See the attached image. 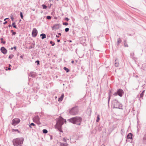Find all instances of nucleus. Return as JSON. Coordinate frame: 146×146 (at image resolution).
Segmentation results:
<instances>
[{
  "label": "nucleus",
  "instance_id": "nucleus-37",
  "mask_svg": "<svg viewBox=\"0 0 146 146\" xmlns=\"http://www.w3.org/2000/svg\"><path fill=\"white\" fill-rule=\"evenodd\" d=\"M36 63H37V65H39L40 64V62L39 60H36L35 62Z\"/></svg>",
  "mask_w": 146,
  "mask_h": 146
},
{
  "label": "nucleus",
  "instance_id": "nucleus-15",
  "mask_svg": "<svg viewBox=\"0 0 146 146\" xmlns=\"http://www.w3.org/2000/svg\"><path fill=\"white\" fill-rule=\"evenodd\" d=\"M40 36H41V39L42 40L46 38V35L44 33L41 34L40 35Z\"/></svg>",
  "mask_w": 146,
  "mask_h": 146
},
{
  "label": "nucleus",
  "instance_id": "nucleus-2",
  "mask_svg": "<svg viewBox=\"0 0 146 146\" xmlns=\"http://www.w3.org/2000/svg\"><path fill=\"white\" fill-rule=\"evenodd\" d=\"M24 139L23 137H20L14 139L13 140L14 146H21L23 144Z\"/></svg>",
  "mask_w": 146,
  "mask_h": 146
},
{
  "label": "nucleus",
  "instance_id": "nucleus-39",
  "mask_svg": "<svg viewBox=\"0 0 146 146\" xmlns=\"http://www.w3.org/2000/svg\"><path fill=\"white\" fill-rule=\"evenodd\" d=\"M64 94L63 93H62V95H61V96L60 97H61V98H64Z\"/></svg>",
  "mask_w": 146,
  "mask_h": 146
},
{
  "label": "nucleus",
  "instance_id": "nucleus-21",
  "mask_svg": "<svg viewBox=\"0 0 146 146\" xmlns=\"http://www.w3.org/2000/svg\"><path fill=\"white\" fill-rule=\"evenodd\" d=\"M131 57L133 59H135V57H134V53H131L130 54Z\"/></svg>",
  "mask_w": 146,
  "mask_h": 146
},
{
  "label": "nucleus",
  "instance_id": "nucleus-9",
  "mask_svg": "<svg viewBox=\"0 0 146 146\" xmlns=\"http://www.w3.org/2000/svg\"><path fill=\"white\" fill-rule=\"evenodd\" d=\"M38 33V31L35 28L33 29L32 31V36L33 37H35L37 35Z\"/></svg>",
  "mask_w": 146,
  "mask_h": 146
},
{
  "label": "nucleus",
  "instance_id": "nucleus-25",
  "mask_svg": "<svg viewBox=\"0 0 146 146\" xmlns=\"http://www.w3.org/2000/svg\"><path fill=\"white\" fill-rule=\"evenodd\" d=\"M121 42V40L120 38H118L117 39V43L118 44H119V43H120Z\"/></svg>",
  "mask_w": 146,
  "mask_h": 146
},
{
  "label": "nucleus",
  "instance_id": "nucleus-43",
  "mask_svg": "<svg viewBox=\"0 0 146 146\" xmlns=\"http://www.w3.org/2000/svg\"><path fill=\"white\" fill-rule=\"evenodd\" d=\"M11 19L12 21H13V16H12V17L11 16Z\"/></svg>",
  "mask_w": 146,
  "mask_h": 146
},
{
  "label": "nucleus",
  "instance_id": "nucleus-16",
  "mask_svg": "<svg viewBox=\"0 0 146 146\" xmlns=\"http://www.w3.org/2000/svg\"><path fill=\"white\" fill-rule=\"evenodd\" d=\"M111 93V91H110H110L109 92V95H108L109 97H108V105H109V102H110V97H111V96L110 93Z\"/></svg>",
  "mask_w": 146,
  "mask_h": 146
},
{
  "label": "nucleus",
  "instance_id": "nucleus-35",
  "mask_svg": "<svg viewBox=\"0 0 146 146\" xmlns=\"http://www.w3.org/2000/svg\"><path fill=\"white\" fill-rule=\"evenodd\" d=\"M46 19H51V17L50 16H47L46 17Z\"/></svg>",
  "mask_w": 146,
  "mask_h": 146
},
{
  "label": "nucleus",
  "instance_id": "nucleus-27",
  "mask_svg": "<svg viewBox=\"0 0 146 146\" xmlns=\"http://www.w3.org/2000/svg\"><path fill=\"white\" fill-rule=\"evenodd\" d=\"M42 132L44 133H48V131L46 129H44L42 130Z\"/></svg>",
  "mask_w": 146,
  "mask_h": 146
},
{
  "label": "nucleus",
  "instance_id": "nucleus-63",
  "mask_svg": "<svg viewBox=\"0 0 146 146\" xmlns=\"http://www.w3.org/2000/svg\"><path fill=\"white\" fill-rule=\"evenodd\" d=\"M138 77V76H136V77Z\"/></svg>",
  "mask_w": 146,
  "mask_h": 146
},
{
  "label": "nucleus",
  "instance_id": "nucleus-6",
  "mask_svg": "<svg viewBox=\"0 0 146 146\" xmlns=\"http://www.w3.org/2000/svg\"><path fill=\"white\" fill-rule=\"evenodd\" d=\"M124 93V92L123 90L121 89L117 90V92L114 93L113 95L114 96L117 95H119L120 97H122Z\"/></svg>",
  "mask_w": 146,
  "mask_h": 146
},
{
  "label": "nucleus",
  "instance_id": "nucleus-47",
  "mask_svg": "<svg viewBox=\"0 0 146 146\" xmlns=\"http://www.w3.org/2000/svg\"><path fill=\"white\" fill-rule=\"evenodd\" d=\"M13 49H15V50H16V46H14L13 47Z\"/></svg>",
  "mask_w": 146,
  "mask_h": 146
},
{
  "label": "nucleus",
  "instance_id": "nucleus-30",
  "mask_svg": "<svg viewBox=\"0 0 146 146\" xmlns=\"http://www.w3.org/2000/svg\"><path fill=\"white\" fill-rule=\"evenodd\" d=\"M20 16L21 17V18L23 19V14L22 12H20Z\"/></svg>",
  "mask_w": 146,
  "mask_h": 146
},
{
  "label": "nucleus",
  "instance_id": "nucleus-33",
  "mask_svg": "<svg viewBox=\"0 0 146 146\" xmlns=\"http://www.w3.org/2000/svg\"><path fill=\"white\" fill-rule=\"evenodd\" d=\"M69 28H66L65 29V31L66 32H68L69 31Z\"/></svg>",
  "mask_w": 146,
  "mask_h": 146
},
{
  "label": "nucleus",
  "instance_id": "nucleus-26",
  "mask_svg": "<svg viewBox=\"0 0 146 146\" xmlns=\"http://www.w3.org/2000/svg\"><path fill=\"white\" fill-rule=\"evenodd\" d=\"M12 25L13 27L17 29V27H16V25L15 24V22H13L12 23Z\"/></svg>",
  "mask_w": 146,
  "mask_h": 146
},
{
  "label": "nucleus",
  "instance_id": "nucleus-53",
  "mask_svg": "<svg viewBox=\"0 0 146 146\" xmlns=\"http://www.w3.org/2000/svg\"><path fill=\"white\" fill-rule=\"evenodd\" d=\"M9 18H5V19H4V21H5L6 20H7V19H9Z\"/></svg>",
  "mask_w": 146,
  "mask_h": 146
},
{
  "label": "nucleus",
  "instance_id": "nucleus-14",
  "mask_svg": "<svg viewBox=\"0 0 146 146\" xmlns=\"http://www.w3.org/2000/svg\"><path fill=\"white\" fill-rule=\"evenodd\" d=\"M143 141L144 143L146 144V133L143 136Z\"/></svg>",
  "mask_w": 146,
  "mask_h": 146
},
{
  "label": "nucleus",
  "instance_id": "nucleus-18",
  "mask_svg": "<svg viewBox=\"0 0 146 146\" xmlns=\"http://www.w3.org/2000/svg\"><path fill=\"white\" fill-rule=\"evenodd\" d=\"M60 146H68V144L67 143H63L60 142Z\"/></svg>",
  "mask_w": 146,
  "mask_h": 146
},
{
  "label": "nucleus",
  "instance_id": "nucleus-61",
  "mask_svg": "<svg viewBox=\"0 0 146 146\" xmlns=\"http://www.w3.org/2000/svg\"><path fill=\"white\" fill-rule=\"evenodd\" d=\"M52 0H49V1H51Z\"/></svg>",
  "mask_w": 146,
  "mask_h": 146
},
{
  "label": "nucleus",
  "instance_id": "nucleus-58",
  "mask_svg": "<svg viewBox=\"0 0 146 146\" xmlns=\"http://www.w3.org/2000/svg\"><path fill=\"white\" fill-rule=\"evenodd\" d=\"M13 47H11V50H13Z\"/></svg>",
  "mask_w": 146,
  "mask_h": 146
},
{
  "label": "nucleus",
  "instance_id": "nucleus-8",
  "mask_svg": "<svg viewBox=\"0 0 146 146\" xmlns=\"http://www.w3.org/2000/svg\"><path fill=\"white\" fill-rule=\"evenodd\" d=\"M33 120L34 122L36 123L38 125H39L41 124V123L39 121L40 119L38 116L35 117L33 118Z\"/></svg>",
  "mask_w": 146,
  "mask_h": 146
},
{
  "label": "nucleus",
  "instance_id": "nucleus-49",
  "mask_svg": "<svg viewBox=\"0 0 146 146\" xmlns=\"http://www.w3.org/2000/svg\"><path fill=\"white\" fill-rule=\"evenodd\" d=\"M58 34L59 35L61 36V34L60 33H58Z\"/></svg>",
  "mask_w": 146,
  "mask_h": 146
},
{
  "label": "nucleus",
  "instance_id": "nucleus-11",
  "mask_svg": "<svg viewBox=\"0 0 146 146\" xmlns=\"http://www.w3.org/2000/svg\"><path fill=\"white\" fill-rule=\"evenodd\" d=\"M29 76L33 78H35L36 76V73L35 72H31L29 74Z\"/></svg>",
  "mask_w": 146,
  "mask_h": 146
},
{
  "label": "nucleus",
  "instance_id": "nucleus-29",
  "mask_svg": "<svg viewBox=\"0 0 146 146\" xmlns=\"http://www.w3.org/2000/svg\"><path fill=\"white\" fill-rule=\"evenodd\" d=\"M13 55L12 54H10L9 56V58L10 59H11L13 58Z\"/></svg>",
  "mask_w": 146,
  "mask_h": 146
},
{
  "label": "nucleus",
  "instance_id": "nucleus-64",
  "mask_svg": "<svg viewBox=\"0 0 146 146\" xmlns=\"http://www.w3.org/2000/svg\"><path fill=\"white\" fill-rule=\"evenodd\" d=\"M21 21V19H20V21H19L20 22V21Z\"/></svg>",
  "mask_w": 146,
  "mask_h": 146
},
{
  "label": "nucleus",
  "instance_id": "nucleus-1",
  "mask_svg": "<svg viewBox=\"0 0 146 146\" xmlns=\"http://www.w3.org/2000/svg\"><path fill=\"white\" fill-rule=\"evenodd\" d=\"M82 120V118L80 117H75L71 118L68 120V121L73 124L80 125H81Z\"/></svg>",
  "mask_w": 146,
  "mask_h": 146
},
{
  "label": "nucleus",
  "instance_id": "nucleus-44",
  "mask_svg": "<svg viewBox=\"0 0 146 146\" xmlns=\"http://www.w3.org/2000/svg\"><path fill=\"white\" fill-rule=\"evenodd\" d=\"M24 56V55H23L20 56V57L21 58L23 59V57Z\"/></svg>",
  "mask_w": 146,
  "mask_h": 146
},
{
  "label": "nucleus",
  "instance_id": "nucleus-56",
  "mask_svg": "<svg viewBox=\"0 0 146 146\" xmlns=\"http://www.w3.org/2000/svg\"><path fill=\"white\" fill-rule=\"evenodd\" d=\"M11 33H13L14 32L13 30H11Z\"/></svg>",
  "mask_w": 146,
  "mask_h": 146
},
{
  "label": "nucleus",
  "instance_id": "nucleus-10",
  "mask_svg": "<svg viewBox=\"0 0 146 146\" xmlns=\"http://www.w3.org/2000/svg\"><path fill=\"white\" fill-rule=\"evenodd\" d=\"M1 50L2 52L4 54H5L7 53V50L4 47H2L1 48Z\"/></svg>",
  "mask_w": 146,
  "mask_h": 146
},
{
  "label": "nucleus",
  "instance_id": "nucleus-41",
  "mask_svg": "<svg viewBox=\"0 0 146 146\" xmlns=\"http://www.w3.org/2000/svg\"><path fill=\"white\" fill-rule=\"evenodd\" d=\"M124 45L125 46L127 47H128V45L125 42L124 43Z\"/></svg>",
  "mask_w": 146,
  "mask_h": 146
},
{
  "label": "nucleus",
  "instance_id": "nucleus-42",
  "mask_svg": "<svg viewBox=\"0 0 146 146\" xmlns=\"http://www.w3.org/2000/svg\"><path fill=\"white\" fill-rule=\"evenodd\" d=\"M16 34V32H13V33L12 34V35H15Z\"/></svg>",
  "mask_w": 146,
  "mask_h": 146
},
{
  "label": "nucleus",
  "instance_id": "nucleus-52",
  "mask_svg": "<svg viewBox=\"0 0 146 146\" xmlns=\"http://www.w3.org/2000/svg\"><path fill=\"white\" fill-rule=\"evenodd\" d=\"M56 37H57V38H58L59 37V36L58 35H56Z\"/></svg>",
  "mask_w": 146,
  "mask_h": 146
},
{
  "label": "nucleus",
  "instance_id": "nucleus-40",
  "mask_svg": "<svg viewBox=\"0 0 146 146\" xmlns=\"http://www.w3.org/2000/svg\"><path fill=\"white\" fill-rule=\"evenodd\" d=\"M63 141L64 142H67V141H66V139L65 138H64L63 139Z\"/></svg>",
  "mask_w": 146,
  "mask_h": 146
},
{
  "label": "nucleus",
  "instance_id": "nucleus-48",
  "mask_svg": "<svg viewBox=\"0 0 146 146\" xmlns=\"http://www.w3.org/2000/svg\"><path fill=\"white\" fill-rule=\"evenodd\" d=\"M12 25H8V27H12Z\"/></svg>",
  "mask_w": 146,
  "mask_h": 146
},
{
  "label": "nucleus",
  "instance_id": "nucleus-54",
  "mask_svg": "<svg viewBox=\"0 0 146 146\" xmlns=\"http://www.w3.org/2000/svg\"><path fill=\"white\" fill-rule=\"evenodd\" d=\"M74 61H71V63H72V64H73L74 63Z\"/></svg>",
  "mask_w": 146,
  "mask_h": 146
},
{
  "label": "nucleus",
  "instance_id": "nucleus-38",
  "mask_svg": "<svg viewBox=\"0 0 146 146\" xmlns=\"http://www.w3.org/2000/svg\"><path fill=\"white\" fill-rule=\"evenodd\" d=\"M69 20V19L67 17L65 18L64 19V20L67 21H68Z\"/></svg>",
  "mask_w": 146,
  "mask_h": 146
},
{
  "label": "nucleus",
  "instance_id": "nucleus-36",
  "mask_svg": "<svg viewBox=\"0 0 146 146\" xmlns=\"http://www.w3.org/2000/svg\"><path fill=\"white\" fill-rule=\"evenodd\" d=\"M63 25L66 26L68 25V23L67 22H64L63 23Z\"/></svg>",
  "mask_w": 146,
  "mask_h": 146
},
{
  "label": "nucleus",
  "instance_id": "nucleus-59",
  "mask_svg": "<svg viewBox=\"0 0 146 146\" xmlns=\"http://www.w3.org/2000/svg\"><path fill=\"white\" fill-rule=\"evenodd\" d=\"M101 146H105L104 145V144H102Z\"/></svg>",
  "mask_w": 146,
  "mask_h": 146
},
{
  "label": "nucleus",
  "instance_id": "nucleus-51",
  "mask_svg": "<svg viewBox=\"0 0 146 146\" xmlns=\"http://www.w3.org/2000/svg\"><path fill=\"white\" fill-rule=\"evenodd\" d=\"M51 5H52V4H50L49 6L48 5V7L49 8H50L51 7Z\"/></svg>",
  "mask_w": 146,
  "mask_h": 146
},
{
  "label": "nucleus",
  "instance_id": "nucleus-5",
  "mask_svg": "<svg viewBox=\"0 0 146 146\" xmlns=\"http://www.w3.org/2000/svg\"><path fill=\"white\" fill-rule=\"evenodd\" d=\"M70 114L72 115H75L78 113L77 108L76 107H74L72 108L70 111Z\"/></svg>",
  "mask_w": 146,
  "mask_h": 146
},
{
  "label": "nucleus",
  "instance_id": "nucleus-57",
  "mask_svg": "<svg viewBox=\"0 0 146 146\" xmlns=\"http://www.w3.org/2000/svg\"><path fill=\"white\" fill-rule=\"evenodd\" d=\"M8 69L9 70H10L11 69V68L10 67H9L8 68Z\"/></svg>",
  "mask_w": 146,
  "mask_h": 146
},
{
  "label": "nucleus",
  "instance_id": "nucleus-60",
  "mask_svg": "<svg viewBox=\"0 0 146 146\" xmlns=\"http://www.w3.org/2000/svg\"><path fill=\"white\" fill-rule=\"evenodd\" d=\"M125 42V43H126V41L125 40H124V43Z\"/></svg>",
  "mask_w": 146,
  "mask_h": 146
},
{
  "label": "nucleus",
  "instance_id": "nucleus-28",
  "mask_svg": "<svg viewBox=\"0 0 146 146\" xmlns=\"http://www.w3.org/2000/svg\"><path fill=\"white\" fill-rule=\"evenodd\" d=\"M50 43L52 44V46H54L55 44V43L52 41H50Z\"/></svg>",
  "mask_w": 146,
  "mask_h": 146
},
{
  "label": "nucleus",
  "instance_id": "nucleus-3",
  "mask_svg": "<svg viewBox=\"0 0 146 146\" xmlns=\"http://www.w3.org/2000/svg\"><path fill=\"white\" fill-rule=\"evenodd\" d=\"M64 122L61 119H58L56 122V124L55 125V127L57 128L61 132H62L63 131L61 129L62 125L63 124Z\"/></svg>",
  "mask_w": 146,
  "mask_h": 146
},
{
  "label": "nucleus",
  "instance_id": "nucleus-12",
  "mask_svg": "<svg viewBox=\"0 0 146 146\" xmlns=\"http://www.w3.org/2000/svg\"><path fill=\"white\" fill-rule=\"evenodd\" d=\"M59 28L58 24H55L52 27V30L54 29H58Z\"/></svg>",
  "mask_w": 146,
  "mask_h": 146
},
{
  "label": "nucleus",
  "instance_id": "nucleus-32",
  "mask_svg": "<svg viewBox=\"0 0 146 146\" xmlns=\"http://www.w3.org/2000/svg\"><path fill=\"white\" fill-rule=\"evenodd\" d=\"M63 98H61L60 97L58 98V101L59 102H61L63 100Z\"/></svg>",
  "mask_w": 146,
  "mask_h": 146
},
{
  "label": "nucleus",
  "instance_id": "nucleus-62",
  "mask_svg": "<svg viewBox=\"0 0 146 146\" xmlns=\"http://www.w3.org/2000/svg\"><path fill=\"white\" fill-rule=\"evenodd\" d=\"M9 66H11V65L10 64H9Z\"/></svg>",
  "mask_w": 146,
  "mask_h": 146
},
{
  "label": "nucleus",
  "instance_id": "nucleus-4",
  "mask_svg": "<svg viewBox=\"0 0 146 146\" xmlns=\"http://www.w3.org/2000/svg\"><path fill=\"white\" fill-rule=\"evenodd\" d=\"M112 105L114 108L122 109V104L116 99L112 101Z\"/></svg>",
  "mask_w": 146,
  "mask_h": 146
},
{
  "label": "nucleus",
  "instance_id": "nucleus-50",
  "mask_svg": "<svg viewBox=\"0 0 146 146\" xmlns=\"http://www.w3.org/2000/svg\"><path fill=\"white\" fill-rule=\"evenodd\" d=\"M57 41L58 42H59L60 41V40L59 39H57Z\"/></svg>",
  "mask_w": 146,
  "mask_h": 146
},
{
  "label": "nucleus",
  "instance_id": "nucleus-20",
  "mask_svg": "<svg viewBox=\"0 0 146 146\" xmlns=\"http://www.w3.org/2000/svg\"><path fill=\"white\" fill-rule=\"evenodd\" d=\"M63 69L64 70H65L66 71L67 73L68 72L70 71V70L66 67H64Z\"/></svg>",
  "mask_w": 146,
  "mask_h": 146
},
{
  "label": "nucleus",
  "instance_id": "nucleus-31",
  "mask_svg": "<svg viewBox=\"0 0 146 146\" xmlns=\"http://www.w3.org/2000/svg\"><path fill=\"white\" fill-rule=\"evenodd\" d=\"M97 119L96 120V122H98L100 120V116H99V115H98L97 117Z\"/></svg>",
  "mask_w": 146,
  "mask_h": 146
},
{
  "label": "nucleus",
  "instance_id": "nucleus-22",
  "mask_svg": "<svg viewBox=\"0 0 146 146\" xmlns=\"http://www.w3.org/2000/svg\"><path fill=\"white\" fill-rule=\"evenodd\" d=\"M32 126L35 127V125L34 123H32L29 125V127L30 128H32Z\"/></svg>",
  "mask_w": 146,
  "mask_h": 146
},
{
  "label": "nucleus",
  "instance_id": "nucleus-19",
  "mask_svg": "<svg viewBox=\"0 0 146 146\" xmlns=\"http://www.w3.org/2000/svg\"><path fill=\"white\" fill-rule=\"evenodd\" d=\"M145 90H143L142 92L140 94V98H143V95L144 94Z\"/></svg>",
  "mask_w": 146,
  "mask_h": 146
},
{
  "label": "nucleus",
  "instance_id": "nucleus-46",
  "mask_svg": "<svg viewBox=\"0 0 146 146\" xmlns=\"http://www.w3.org/2000/svg\"><path fill=\"white\" fill-rule=\"evenodd\" d=\"M7 23V21H5V22H4L3 23V24L5 25Z\"/></svg>",
  "mask_w": 146,
  "mask_h": 146
},
{
  "label": "nucleus",
  "instance_id": "nucleus-45",
  "mask_svg": "<svg viewBox=\"0 0 146 146\" xmlns=\"http://www.w3.org/2000/svg\"><path fill=\"white\" fill-rule=\"evenodd\" d=\"M52 139V135H50V139L51 140Z\"/></svg>",
  "mask_w": 146,
  "mask_h": 146
},
{
  "label": "nucleus",
  "instance_id": "nucleus-13",
  "mask_svg": "<svg viewBox=\"0 0 146 146\" xmlns=\"http://www.w3.org/2000/svg\"><path fill=\"white\" fill-rule=\"evenodd\" d=\"M133 134L131 133H129L128 134L127 136L128 139H131L132 138Z\"/></svg>",
  "mask_w": 146,
  "mask_h": 146
},
{
  "label": "nucleus",
  "instance_id": "nucleus-34",
  "mask_svg": "<svg viewBox=\"0 0 146 146\" xmlns=\"http://www.w3.org/2000/svg\"><path fill=\"white\" fill-rule=\"evenodd\" d=\"M0 40L1 41V43H3V44H5V41H2V40H3V38H1Z\"/></svg>",
  "mask_w": 146,
  "mask_h": 146
},
{
  "label": "nucleus",
  "instance_id": "nucleus-24",
  "mask_svg": "<svg viewBox=\"0 0 146 146\" xmlns=\"http://www.w3.org/2000/svg\"><path fill=\"white\" fill-rule=\"evenodd\" d=\"M12 132L17 131L18 132V133H20V131L18 129H12Z\"/></svg>",
  "mask_w": 146,
  "mask_h": 146
},
{
  "label": "nucleus",
  "instance_id": "nucleus-23",
  "mask_svg": "<svg viewBox=\"0 0 146 146\" xmlns=\"http://www.w3.org/2000/svg\"><path fill=\"white\" fill-rule=\"evenodd\" d=\"M42 7L43 9H46V8L47 7V6L44 4H42Z\"/></svg>",
  "mask_w": 146,
  "mask_h": 146
},
{
  "label": "nucleus",
  "instance_id": "nucleus-55",
  "mask_svg": "<svg viewBox=\"0 0 146 146\" xmlns=\"http://www.w3.org/2000/svg\"><path fill=\"white\" fill-rule=\"evenodd\" d=\"M33 48V47L32 46H31L30 47V48Z\"/></svg>",
  "mask_w": 146,
  "mask_h": 146
},
{
  "label": "nucleus",
  "instance_id": "nucleus-17",
  "mask_svg": "<svg viewBox=\"0 0 146 146\" xmlns=\"http://www.w3.org/2000/svg\"><path fill=\"white\" fill-rule=\"evenodd\" d=\"M115 66L116 67H118L119 66V63L117 59H115Z\"/></svg>",
  "mask_w": 146,
  "mask_h": 146
},
{
  "label": "nucleus",
  "instance_id": "nucleus-7",
  "mask_svg": "<svg viewBox=\"0 0 146 146\" xmlns=\"http://www.w3.org/2000/svg\"><path fill=\"white\" fill-rule=\"evenodd\" d=\"M20 120L18 118H15L13 119L11 124L12 125L15 126L18 124L20 122Z\"/></svg>",
  "mask_w": 146,
  "mask_h": 146
}]
</instances>
